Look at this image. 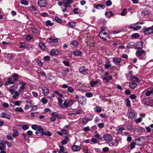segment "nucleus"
<instances>
[{
  "instance_id": "1",
  "label": "nucleus",
  "mask_w": 153,
  "mask_h": 153,
  "mask_svg": "<svg viewBox=\"0 0 153 153\" xmlns=\"http://www.w3.org/2000/svg\"><path fill=\"white\" fill-rule=\"evenodd\" d=\"M12 117V114L9 112H3L1 113V117L5 118L8 120L10 119Z\"/></svg>"
},
{
  "instance_id": "2",
  "label": "nucleus",
  "mask_w": 153,
  "mask_h": 153,
  "mask_svg": "<svg viewBox=\"0 0 153 153\" xmlns=\"http://www.w3.org/2000/svg\"><path fill=\"white\" fill-rule=\"evenodd\" d=\"M99 36L100 38L103 39V40L105 41H107L106 38H108V35L106 32H103L102 31H101L100 32Z\"/></svg>"
},
{
  "instance_id": "3",
  "label": "nucleus",
  "mask_w": 153,
  "mask_h": 153,
  "mask_svg": "<svg viewBox=\"0 0 153 153\" xmlns=\"http://www.w3.org/2000/svg\"><path fill=\"white\" fill-rule=\"evenodd\" d=\"M79 71L82 74L86 75L87 74L88 69L85 68L84 66H82L79 68Z\"/></svg>"
},
{
  "instance_id": "4",
  "label": "nucleus",
  "mask_w": 153,
  "mask_h": 153,
  "mask_svg": "<svg viewBox=\"0 0 153 153\" xmlns=\"http://www.w3.org/2000/svg\"><path fill=\"white\" fill-rule=\"evenodd\" d=\"M38 4L40 7H44L47 5V2L46 0H39Z\"/></svg>"
},
{
  "instance_id": "5",
  "label": "nucleus",
  "mask_w": 153,
  "mask_h": 153,
  "mask_svg": "<svg viewBox=\"0 0 153 153\" xmlns=\"http://www.w3.org/2000/svg\"><path fill=\"white\" fill-rule=\"evenodd\" d=\"M104 140L106 141H110L112 140V138L111 136L109 134H104L103 136Z\"/></svg>"
},
{
  "instance_id": "6",
  "label": "nucleus",
  "mask_w": 153,
  "mask_h": 153,
  "mask_svg": "<svg viewBox=\"0 0 153 153\" xmlns=\"http://www.w3.org/2000/svg\"><path fill=\"white\" fill-rule=\"evenodd\" d=\"M86 98L84 97V96H83L80 95L79 98L78 99V102L82 105L84 103H86Z\"/></svg>"
},
{
  "instance_id": "7",
  "label": "nucleus",
  "mask_w": 153,
  "mask_h": 153,
  "mask_svg": "<svg viewBox=\"0 0 153 153\" xmlns=\"http://www.w3.org/2000/svg\"><path fill=\"white\" fill-rule=\"evenodd\" d=\"M144 33L147 34H150L153 33V28L152 27H150L148 28H146L144 31Z\"/></svg>"
},
{
  "instance_id": "8",
  "label": "nucleus",
  "mask_w": 153,
  "mask_h": 153,
  "mask_svg": "<svg viewBox=\"0 0 153 153\" xmlns=\"http://www.w3.org/2000/svg\"><path fill=\"white\" fill-rule=\"evenodd\" d=\"M144 53H146V52L144 50H138L136 51V54L138 57H141Z\"/></svg>"
},
{
  "instance_id": "9",
  "label": "nucleus",
  "mask_w": 153,
  "mask_h": 153,
  "mask_svg": "<svg viewBox=\"0 0 153 153\" xmlns=\"http://www.w3.org/2000/svg\"><path fill=\"white\" fill-rule=\"evenodd\" d=\"M136 48L138 50L141 49L143 48V42L141 41H140L137 43Z\"/></svg>"
},
{
  "instance_id": "10",
  "label": "nucleus",
  "mask_w": 153,
  "mask_h": 153,
  "mask_svg": "<svg viewBox=\"0 0 153 153\" xmlns=\"http://www.w3.org/2000/svg\"><path fill=\"white\" fill-rule=\"evenodd\" d=\"M50 53L51 55L55 56L59 54V51L57 49H53Z\"/></svg>"
},
{
  "instance_id": "11",
  "label": "nucleus",
  "mask_w": 153,
  "mask_h": 153,
  "mask_svg": "<svg viewBox=\"0 0 153 153\" xmlns=\"http://www.w3.org/2000/svg\"><path fill=\"white\" fill-rule=\"evenodd\" d=\"M121 60L122 59L120 58H113V62L117 65H120V62Z\"/></svg>"
},
{
  "instance_id": "12",
  "label": "nucleus",
  "mask_w": 153,
  "mask_h": 153,
  "mask_svg": "<svg viewBox=\"0 0 153 153\" xmlns=\"http://www.w3.org/2000/svg\"><path fill=\"white\" fill-rule=\"evenodd\" d=\"M130 79L132 81L134 82H139L140 80L138 78L136 77L135 76L131 75L130 76Z\"/></svg>"
},
{
  "instance_id": "13",
  "label": "nucleus",
  "mask_w": 153,
  "mask_h": 153,
  "mask_svg": "<svg viewBox=\"0 0 153 153\" xmlns=\"http://www.w3.org/2000/svg\"><path fill=\"white\" fill-rule=\"evenodd\" d=\"M105 15L108 17L109 18H110L111 17H113L114 14L111 11H106L105 13Z\"/></svg>"
},
{
  "instance_id": "14",
  "label": "nucleus",
  "mask_w": 153,
  "mask_h": 153,
  "mask_svg": "<svg viewBox=\"0 0 153 153\" xmlns=\"http://www.w3.org/2000/svg\"><path fill=\"white\" fill-rule=\"evenodd\" d=\"M73 54L76 56H82V52L79 51H75L73 52Z\"/></svg>"
},
{
  "instance_id": "15",
  "label": "nucleus",
  "mask_w": 153,
  "mask_h": 153,
  "mask_svg": "<svg viewBox=\"0 0 153 153\" xmlns=\"http://www.w3.org/2000/svg\"><path fill=\"white\" fill-rule=\"evenodd\" d=\"M81 148L80 146L76 145H73L72 147V149L75 151H77L80 150Z\"/></svg>"
},
{
  "instance_id": "16",
  "label": "nucleus",
  "mask_w": 153,
  "mask_h": 153,
  "mask_svg": "<svg viewBox=\"0 0 153 153\" xmlns=\"http://www.w3.org/2000/svg\"><path fill=\"white\" fill-rule=\"evenodd\" d=\"M42 89L44 92V95L45 96H47L49 90L46 87L44 86L42 88Z\"/></svg>"
},
{
  "instance_id": "17",
  "label": "nucleus",
  "mask_w": 153,
  "mask_h": 153,
  "mask_svg": "<svg viewBox=\"0 0 153 153\" xmlns=\"http://www.w3.org/2000/svg\"><path fill=\"white\" fill-rule=\"evenodd\" d=\"M150 13L149 10L148 9H144L142 13V15L145 16L146 15H148Z\"/></svg>"
},
{
  "instance_id": "18",
  "label": "nucleus",
  "mask_w": 153,
  "mask_h": 153,
  "mask_svg": "<svg viewBox=\"0 0 153 153\" xmlns=\"http://www.w3.org/2000/svg\"><path fill=\"white\" fill-rule=\"evenodd\" d=\"M137 86V85L135 82H129V87L131 88L134 89Z\"/></svg>"
},
{
  "instance_id": "19",
  "label": "nucleus",
  "mask_w": 153,
  "mask_h": 153,
  "mask_svg": "<svg viewBox=\"0 0 153 153\" xmlns=\"http://www.w3.org/2000/svg\"><path fill=\"white\" fill-rule=\"evenodd\" d=\"M12 77L13 78V80L14 81H18L19 76L18 74L14 73L12 75Z\"/></svg>"
},
{
  "instance_id": "20",
  "label": "nucleus",
  "mask_w": 153,
  "mask_h": 153,
  "mask_svg": "<svg viewBox=\"0 0 153 153\" xmlns=\"http://www.w3.org/2000/svg\"><path fill=\"white\" fill-rule=\"evenodd\" d=\"M112 76H104L103 78V80L104 81H105V82L106 83L108 82L109 80L112 79Z\"/></svg>"
},
{
  "instance_id": "21",
  "label": "nucleus",
  "mask_w": 153,
  "mask_h": 153,
  "mask_svg": "<svg viewBox=\"0 0 153 153\" xmlns=\"http://www.w3.org/2000/svg\"><path fill=\"white\" fill-rule=\"evenodd\" d=\"M70 105V103L66 100H65L63 104L61 105V107L67 108Z\"/></svg>"
},
{
  "instance_id": "22",
  "label": "nucleus",
  "mask_w": 153,
  "mask_h": 153,
  "mask_svg": "<svg viewBox=\"0 0 153 153\" xmlns=\"http://www.w3.org/2000/svg\"><path fill=\"white\" fill-rule=\"evenodd\" d=\"M13 133L12 134V136L14 137H16L19 136V133L18 131L16 129H13Z\"/></svg>"
},
{
  "instance_id": "23",
  "label": "nucleus",
  "mask_w": 153,
  "mask_h": 153,
  "mask_svg": "<svg viewBox=\"0 0 153 153\" xmlns=\"http://www.w3.org/2000/svg\"><path fill=\"white\" fill-rule=\"evenodd\" d=\"M39 47L40 48L41 50L44 51L45 50V44L42 42H40L39 44Z\"/></svg>"
},
{
  "instance_id": "24",
  "label": "nucleus",
  "mask_w": 153,
  "mask_h": 153,
  "mask_svg": "<svg viewBox=\"0 0 153 153\" xmlns=\"http://www.w3.org/2000/svg\"><path fill=\"white\" fill-rule=\"evenodd\" d=\"M126 128L128 130L130 131L131 132H133L135 131V130L133 127L131 125H129L127 126Z\"/></svg>"
},
{
  "instance_id": "25",
  "label": "nucleus",
  "mask_w": 153,
  "mask_h": 153,
  "mask_svg": "<svg viewBox=\"0 0 153 153\" xmlns=\"http://www.w3.org/2000/svg\"><path fill=\"white\" fill-rule=\"evenodd\" d=\"M135 45V42H131L127 44V47L128 48H131Z\"/></svg>"
},
{
  "instance_id": "26",
  "label": "nucleus",
  "mask_w": 153,
  "mask_h": 153,
  "mask_svg": "<svg viewBox=\"0 0 153 153\" xmlns=\"http://www.w3.org/2000/svg\"><path fill=\"white\" fill-rule=\"evenodd\" d=\"M125 130V128L124 127H120L118 129H116V131L117 132V134H119L122 133L123 131Z\"/></svg>"
},
{
  "instance_id": "27",
  "label": "nucleus",
  "mask_w": 153,
  "mask_h": 153,
  "mask_svg": "<svg viewBox=\"0 0 153 153\" xmlns=\"http://www.w3.org/2000/svg\"><path fill=\"white\" fill-rule=\"evenodd\" d=\"M37 131L39 134H41V136L44 135L43 129L41 126H39L38 128Z\"/></svg>"
},
{
  "instance_id": "28",
  "label": "nucleus",
  "mask_w": 153,
  "mask_h": 153,
  "mask_svg": "<svg viewBox=\"0 0 153 153\" xmlns=\"http://www.w3.org/2000/svg\"><path fill=\"white\" fill-rule=\"evenodd\" d=\"M78 42L76 40H74L71 41V44L73 45L74 47L76 48L78 45Z\"/></svg>"
},
{
  "instance_id": "29",
  "label": "nucleus",
  "mask_w": 153,
  "mask_h": 153,
  "mask_svg": "<svg viewBox=\"0 0 153 153\" xmlns=\"http://www.w3.org/2000/svg\"><path fill=\"white\" fill-rule=\"evenodd\" d=\"M76 23L74 22H71L68 23L66 25L70 27H73L76 26Z\"/></svg>"
},
{
  "instance_id": "30",
  "label": "nucleus",
  "mask_w": 153,
  "mask_h": 153,
  "mask_svg": "<svg viewBox=\"0 0 153 153\" xmlns=\"http://www.w3.org/2000/svg\"><path fill=\"white\" fill-rule=\"evenodd\" d=\"M49 39L50 40V42L52 43H56L58 42V39H53L52 38H50Z\"/></svg>"
},
{
  "instance_id": "31",
  "label": "nucleus",
  "mask_w": 153,
  "mask_h": 153,
  "mask_svg": "<svg viewBox=\"0 0 153 153\" xmlns=\"http://www.w3.org/2000/svg\"><path fill=\"white\" fill-rule=\"evenodd\" d=\"M6 148L5 145L4 143H0V150L4 151Z\"/></svg>"
},
{
  "instance_id": "32",
  "label": "nucleus",
  "mask_w": 153,
  "mask_h": 153,
  "mask_svg": "<svg viewBox=\"0 0 153 153\" xmlns=\"http://www.w3.org/2000/svg\"><path fill=\"white\" fill-rule=\"evenodd\" d=\"M55 19L56 22L59 23H62L63 22L62 19H60L58 17L56 16Z\"/></svg>"
},
{
  "instance_id": "33",
  "label": "nucleus",
  "mask_w": 153,
  "mask_h": 153,
  "mask_svg": "<svg viewBox=\"0 0 153 153\" xmlns=\"http://www.w3.org/2000/svg\"><path fill=\"white\" fill-rule=\"evenodd\" d=\"M53 23H51V21L49 20H47L45 22V25L47 26H52L53 25Z\"/></svg>"
},
{
  "instance_id": "34",
  "label": "nucleus",
  "mask_w": 153,
  "mask_h": 153,
  "mask_svg": "<svg viewBox=\"0 0 153 153\" xmlns=\"http://www.w3.org/2000/svg\"><path fill=\"white\" fill-rule=\"evenodd\" d=\"M63 3L66 4H70L72 3L74 0H63Z\"/></svg>"
},
{
  "instance_id": "35",
  "label": "nucleus",
  "mask_w": 153,
  "mask_h": 153,
  "mask_svg": "<svg viewBox=\"0 0 153 153\" xmlns=\"http://www.w3.org/2000/svg\"><path fill=\"white\" fill-rule=\"evenodd\" d=\"M136 129L138 132H143L145 130V129L144 128H143L141 127H138L136 128Z\"/></svg>"
},
{
  "instance_id": "36",
  "label": "nucleus",
  "mask_w": 153,
  "mask_h": 153,
  "mask_svg": "<svg viewBox=\"0 0 153 153\" xmlns=\"http://www.w3.org/2000/svg\"><path fill=\"white\" fill-rule=\"evenodd\" d=\"M95 108V111L97 113H100L102 111V108L99 106H97Z\"/></svg>"
},
{
  "instance_id": "37",
  "label": "nucleus",
  "mask_w": 153,
  "mask_h": 153,
  "mask_svg": "<svg viewBox=\"0 0 153 153\" xmlns=\"http://www.w3.org/2000/svg\"><path fill=\"white\" fill-rule=\"evenodd\" d=\"M135 116V114L134 113L131 112L129 113L128 115V118H133Z\"/></svg>"
},
{
  "instance_id": "38",
  "label": "nucleus",
  "mask_w": 153,
  "mask_h": 153,
  "mask_svg": "<svg viewBox=\"0 0 153 153\" xmlns=\"http://www.w3.org/2000/svg\"><path fill=\"white\" fill-rule=\"evenodd\" d=\"M67 91L71 93H73L75 91L72 87L71 86H69L67 89Z\"/></svg>"
},
{
  "instance_id": "39",
  "label": "nucleus",
  "mask_w": 153,
  "mask_h": 153,
  "mask_svg": "<svg viewBox=\"0 0 153 153\" xmlns=\"http://www.w3.org/2000/svg\"><path fill=\"white\" fill-rule=\"evenodd\" d=\"M140 36L139 34L138 33H134L131 35V37L132 38H138Z\"/></svg>"
},
{
  "instance_id": "40",
  "label": "nucleus",
  "mask_w": 153,
  "mask_h": 153,
  "mask_svg": "<svg viewBox=\"0 0 153 153\" xmlns=\"http://www.w3.org/2000/svg\"><path fill=\"white\" fill-rule=\"evenodd\" d=\"M26 84H24L23 85H22L20 87L19 91V92L21 91L22 90H23L25 88V85Z\"/></svg>"
},
{
  "instance_id": "41",
  "label": "nucleus",
  "mask_w": 153,
  "mask_h": 153,
  "mask_svg": "<svg viewBox=\"0 0 153 153\" xmlns=\"http://www.w3.org/2000/svg\"><path fill=\"white\" fill-rule=\"evenodd\" d=\"M153 93V89L150 91H147L146 93V95L147 96H149Z\"/></svg>"
},
{
  "instance_id": "42",
  "label": "nucleus",
  "mask_w": 153,
  "mask_h": 153,
  "mask_svg": "<svg viewBox=\"0 0 153 153\" xmlns=\"http://www.w3.org/2000/svg\"><path fill=\"white\" fill-rule=\"evenodd\" d=\"M136 144V142H132L130 145V148L131 149H133L135 148V145Z\"/></svg>"
},
{
  "instance_id": "43",
  "label": "nucleus",
  "mask_w": 153,
  "mask_h": 153,
  "mask_svg": "<svg viewBox=\"0 0 153 153\" xmlns=\"http://www.w3.org/2000/svg\"><path fill=\"white\" fill-rule=\"evenodd\" d=\"M19 96V93L17 91H16L15 93V95L13 96V99H16L17 97Z\"/></svg>"
},
{
  "instance_id": "44",
  "label": "nucleus",
  "mask_w": 153,
  "mask_h": 153,
  "mask_svg": "<svg viewBox=\"0 0 153 153\" xmlns=\"http://www.w3.org/2000/svg\"><path fill=\"white\" fill-rule=\"evenodd\" d=\"M33 38V37L32 36L30 35H28L26 36V39L28 42H30Z\"/></svg>"
},
{
  "instance_id": "45",
  "label": "nucleus",
  "mask_w": 153,
  "mask_h": 153,
  "mask_svg": "<svg viewBox=\"0 0 153 153\" xmlns=\"http://www.w3.org/2000/svg\"><path fill=\"white\" fill-rule=\"evenodd\" d=\"M126 13V8H124L122 10V12L121 13L120 15L122 16H124Z\"/></svg>"
},
{
  "instance_id": "46",
  "label": "nucleus",
  "mask_w": 153,
  "mask_h": 153,
  "mask_svg": "<svg viewBox=\"0 0 153 153\" xmlns=\"http://www.w3.org/2000/svg\"><path fill=\"white\" fill-rule=\"evenodd\" d=\"M16 111L19 112H24V110L20 107H17L15 109Z\"/></svg>"
},
{
  "instance_id": "47",
  "label": "nucleus",
  "mask_w": 153,
  "mask_h": 153,
  "mask_svg": "<svg viewBox=\"0 0 153 153\" xmlns=\"http://www.w3.org/2000/svg\"><path fill=\"white\" fill-rule=\"evenodd\" d=\"M88 122V118H83L82 120V122L84 124H86Z\"/></svg>"
},
{
  "instance_id": "48",
  "label": "nucleus",
  "mask_w": 153,
  "mask_h": 153,
  "mask_svg": "<svg viewBox=\"0 0 153 153\" xmlns=\"http://www.w3.org/2000/svg\"><path fill=\"white\" fill-rule=\"evenodd\" d=\"M130 28L133 29L134 30H137L140 29L141 28V26H138L137 27H134L133 26H131L130 27Z\"/></svg>"
},
{
  "instance_id": "49",
  "label": "nucleus",
  "mask_w": 153,
  "mask_h": 153,
  "mask_svg": "<svg viewBox=\"0 0 153 153\" xmlns=\"http://www.w3.org/2000/svg\"><path fill=\"white\" fill-rule=\"evenodd\" d=\"M21 3L22 4H24L25 5H27L28 4V2L25 0H22Z\"/></svg>"
},
{
  "instance_id": "50",
  "label": "nucleus",
  "mask_w": 153,
  "mask_h": 153,
  "mask_svg": "<svg viewBox=\"0 0 153 153\" xmlns=\"http://www.w3.org/2000/svg\"><path fill=\"white\" fill-rule=\"evenodd\" d=\"M41 102L43 104H46L48 102V101L45 97H43L42 99Z\"/></svg>"
},
{
  "instance_id": "51",
  "label": "nucleus",
  "mask_w": 153,
  "mask_h": 153,
  "mask_svg": "<svg viewBox=\"0 0 153 153\" xmlns=\"http://www.w3.org/2000/svg\"><path fill=\"white\" fill-rule=\"evenodd\" d=\"M97 129V127L96 125H94L92 126L90 128V131L92 132H93L94 130Z\"/></svg>"
},
{
  "instance_id": "52",
  "label": "nucleus",
  "mask_w": 153,
  "mask_h": 153,
  "mask_svg": "<svg viewBox=\"0 0 153 153\" xmlns=\"http://www.w3.org/2000/svg\"><path fill=\"white\" fill-rule=\"evenodd\" d=\"M44 134L48 136H50L52 135L51 132L49 131H46L45 132H44Z\"/></svg>"
},
{
  "instance_id": "53",
  "label": "nucleus",
  "mask_w": 153,
  "mask_h": 153,
  "mask_svg": "<svg viewBox=\"0 0 153 153\" xmlns=\"http://www.w3.org/2000/svg\"><path fill=\"white\" fill-rule=\"evenodd\" d=\"M104 124L103 123H100L98 124L97 126L100 128H102L104 127Z\"/></svg>"
},
{
  "instance_id": "54",
  "label": "nucleus",
  "mask_w": 153,
  "mask_h": 153,
  "mask_svg": "<svg viewBox=\"0 0 153 153\" xmlns=\"http://www.w3.org/2000/svg\"><path fill=\"white\" fill-rule=\"evenodd\" d=\"M93 94L92 93L87 92L85 94V96L88 97H92Z\"/></svg>"
},
{
  "instance_id": "55",
  "label": "nucleus",
  "mask_w": 153,
  "mask_h": 153,
  "mask_svg": "<svg viewBox=\"0 0 153 153\" xmlns=\"http://www.w3.org/2000/svg\"><path fill=\"white\" fill-rule=\"evenodd\" d=\"M126 101V106L127 107H129L131 105L130 101L128 99H127Z\"/></svg>"
},
{
  "instance_id": "56",
  "label": "nucleus",
  "mask_w": 153,
  "mask_h": 153,
  "mask_svg": "<svg viewBox=\"0 0 153 153\" xmlns=\"http://www.w3.org/2000/svg\"><path fill=\"white\" fill-rule=\"evenodd\" d=\"M112 4L111 1L110 0H108L106 1V4L107 6H109Z\"/></svg>"
},
{
  "instance_id": "57",
  "label": "nucleus",
  "mask_w": 153,
  "mask_h": 153,
  "mask_svg": "<svg viewBox=\"0 0 153 153\" xmlns=\"http://www.w3.org/2000/svg\"><path fill=\"white\" fill-rule=\"evenodd\" d=\"M79 10V8H74L72 11L73 13L75 14H77L79 13V12L77 11Z\"/></svg>"
},
{
  "instance_id": "58",
  "label": "nucleus",
  "mask_w": 153,
  "mask_h": 153,
  "mask_svg": "<svg viewBox=\"0 0 153 153\" xmlns=\"http://www.w3.org/2000/svg\"><path fill=\"white\" fill-rule=\"evenodd\" d=\"M58 100L59 102V105L61 107V105H62V102H63V100L61 98L59 97H58Z\"/></svg>"
},
{
  "instance_id": "59",
  "label": "nucleus",
  "mask_w": 153,
  "mask_h": 153,
  "mask_svg": "<svg viewBox=\"0 0 153 153\" xmlns=\"http://www.w3.org/2000/svg\"><path fill=\"white\" fill-rule=\"evenodd\" d=\"M22 128L24 130H26L29 128V127L27 125H24L22 126Z\"/></svg>"
},
{
  "instance_id": "60",
  "label": "nucleus",
  "mask_w": 153,
  "mask_h": 153,
  "mask_svg": "<svg viewBox=\"0 0 153 153\" xmlns=\"http://www.w3.org/2000/svg\"><path fill=\"white\" fill-rule=\"evenodd\" d=\"M63 64L66 66H69L70 65L69 62L65 61H63L62 62Z\"/></svg>"
},
{
  "instance_id": "61",
  "label": "nucleus",
  "mask_w": 153,
  "mask_h": 153,
  "mask_svg": "<svg viewBox=\"0 0 153 153\" xmlns=\"http://www.w3.org/2000/svg\"><path fill=\"white\" fill-rule=\"evenodd\" d=\"M142 120V119L141 117H140L137 119L135 120V122L137 123H140Z\"/></svg>"
},
{
  "instance_id": "62",
  "label": "nucleus",
  "mask_w": 153,
  "mask_h": 153,
  "mask_svg": "<svg viewBox=\"0 0 153 153\" xmlns=\"http://www.w3.org/2000/svg\"><path fill=\"white\" fill-rule=\"evenodd\" d=\"M94 137H95L96 138L99 139H100V140H102V137H100V136L99 134H96L94 136Z\"/></svg>"
},
{
  "instance_id": "63",
  "label": "nucleus",
  "mask_w": 153,
  "mask_h": 153,
  "mask_svg": "<svg viewBox=\"0 0 153 153\" xmlns=\"http://www.w3.org/2000/svg\"><path fill=\"white\" fill-rule=\"evenodd\" d=\"M38 127L37 125L35 124L31 126L32 128L35 130L37 129L38 128Z\"/></svg>"
},
{
  "instance_id": "64",
  "label": "nucleus",
  "mask_w": 153,
  "mask_h": 153,
  "mask_svg": "<svg viewBox=\"0 0 153 153\" xmlns=\"http://www.w3.org/2000/svg\"><path fill=\"white\" fill-rule=\"evenodd\" d=\"M91 141L94 143H98L97 140L95 138H92L91 139Z\"/></svg>"
}]
</instances>
